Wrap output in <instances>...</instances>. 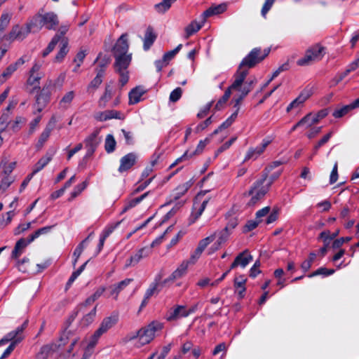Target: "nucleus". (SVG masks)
<instances>
[{"instance_id": "nucleus-5", "label": "nucleus", "mask_w": 359, "mask_h": 359, "mask_svg": "<svg viewBox=\"0 0 359 359\" xmlns=\"http://www.w3.org/2000/svg\"><path fill=\"white\" fill-rule=\"evenodd\" d=\"M118 315L115 313H112L110 316L104 318L97 330L93 334L91 343L95 344L102 334L106 333L118 323Z\"/></svg>"}, {"instance_id": "nucleus-60", "label": "nucleus", "mask_w": 359, "mask_h": 359, "mask_svg": "<svg viewBox=\"0 0 359 359\" xmlns=\"http://www.w3.org/2000/svg\"><path fill=\"white\" fill-rule=\"evenodd\" d=\"M237 139L236 137H231L229 141L226 142L224 144H223L220 147L217 149V150L215 152V156H218L220 153L223 152L224 151L229 149L231 145L236 141Z\"/></svg>"}, {"instance_id": "nucleus-35", "label": "nucleus", "mask_w": 359, "mask_h": 359, "mask_svg": "<svg viewBox=\"0 0 359 359\" xmlns=\"http://www.w3.org/2000/svg\"><path fill=\"white\" fill-rule=\"evenodd\" d=\"M60 46V48L55 57V62H62L69 52L68 39L67 38L62 39Z\"/></svg>"}, {"instance_id": "nucleus-30", "label": "nucleus", "mask_w": 359, "mask_h": 359, "mask_svg": "<svg viewBox=\"0 0 359 359\" xmlns=\"http://www.w3.org/2000/svg\"><path fill=\"white\" fill-rule=\"evenodd\" d=\"M145 90L141 87H136L131 90L129 93V104H135L138 103L141 97L144 94Z\"/></svg>"}, {"instance_id": "nucleus-37", "label": "nucleus", "mask_w": 359, "mask_h": 359, "mask_svg": "<svg viewBox=\"0 0 359 359\" xmlns=\"http://www.w3.org/2000/svg\"><path fill=\"white\" fill-rule=\"evenodd\" d=\"M43 76V74H35L29 72V76L27 80L26 84L34 87V90L37 88L40 89L39 83L40 80Z\"/></svg>"}, {"instance_id": "nucleus-4", "label": "nucleus", "mask_w": 359, "mask_h": 359, "mask_svg": "<svg viewBox=\"0 0 359 359\" xmlns=\"http://www.w3.org/2000/svg\"><path fill=\"white\" fill-rule=\"evenodd\" d=\"M163 328V324L157 321H153L147 327L140 329L136 334L131 337L130 339H139L141 345L150 343L155 337V333Z\"/></svg>"}, {"instance_id": "nucleus-47", "label": "nucleus", "mask_w": 359, "mask_h": 359, "mask_svg": "<svg viewBox=\"0 0 359 359\" xmlns=\"http://www.w3.org/2000/svg\"><path fill=\"white\" fill-rule=\"evenodd\" d=\"M17 70L15 67L11 64L9 66L6 67V69L1 74H0V81L1 83L5 82L8 78L11 76V75Z\"/></svg>"}, {"instance_id": "nucleus-20", "label": "nucleus", "mask_w": 359, "mask_h": 359, "mask_svg": "<svg viewBox=\"0 0 359 359\" xmlns=\"http://www.w3.org/2000/svg\"><path fill=\"white\" fill-rule=\"evenodd\" d=\"M27 33L31 32H38L43 27L41 13L39 12L37 14L34 15L29 21L26 24Z\"/></svg>"}, {"instance_id": "nucleus-38", "label": "nucleus", "mask_w": 359, "mask_h": 359, "mask_svg": "<svg viewBox=\"0 0 359 359\" xmlns=\"http://www.w3.org/2000/svg\"><path fill=\"white\" fill-rule=\"evenodd\" d=\"M52 160V155L46 154L44 156L41 157L38 162L34 165V168L32 170V175H35L39 171H41L45 166H46L48 163Z\"/></svg>"}, {"instance_id": "nucleus-50", "label": "nucleus", "mask_w": 359, "mask_h": 359, "mask_svg": "<svg viewBox=\"0 0 359 359\" xmlns=\"http://www.w3.org/2000/svg\"><path fill=\"white\" fill-rule=\"evenodd\" d=\"M311 54L312 53L307 50L306 51L305 55L297 61V65L307 66L309 65L313 61H315L313 58L311 57Z\"/></svg>"}, {"instance_id": "nucleus-9", "label": "nucleus", "mask_w": 359, "mask_h": 359, "mask_svg": "<svg viewBox=\"0 0 359 359\" xmlns=\"http://www.w3.org/2000/svg\"><path fill=\"white\" fill-rule=\"evenodd\" d=\"M151 248L144 247L137 251V252L130 256L126 261L125 264V268H128L132 266H135L140 262V261L145 257L149 256L151 253Z\"/></svg>"}, {"instance_id": "nucleus-13", "label": "nucleus", "mask_w": 359, "mask_h": 359, "mask_svg": "<svg viewBox=\"0 0 359 359\" xmlns=\"http://www.w3.org/2000/svg\"><path fill=\"white\" fill-rule=\"evenodd\" d=\"M94 118L98 121H106L112 118L118 120H123L125 118L124 114L116 110H106L104 111H99L96 113Z\"/></svg>"}, {"instance_id": "nucleus-42", "label": "nucleus", "mask_w": 359, "mask_h": 359, "mask_svg": "<svg viewBox=\"0 0 359 359\" xmlns=\"http://www.w3.org/2000/svg\"><path fill=\"white\" fill-rule=\"evenodd\" d=\"M116 142L114 137V136L111 134H109L106 136L104 141V149L107 153L110 154L114 151L116 149Z\"/></svg>"}, {"instance_id": "nucleus-57", "label": "nucleus", "mask_w": 359, "mask_h": 359, "mask_svg": "<svg viewBox=\"0 0 359 359\" xmlns=\"http://www.w3.org/2000/svg\"><path fill=\"white\" fill-rule=\"evenodd\" d=\"M182 45L180 44L174 50L165 53L163 57L164 59V61H166V62L168 63L170 60H171L175 56V55L180 51V50L182 48Z\"/></svg>"}, {"instance_id": "nucleus-41", "label": "nucleus", "mask_w": 359, "mask_h": 359, "mask_svg": "<svg viewBox=\"0 0 359 359\" xmlns=\"http://www.w3.org/2000/svg\"><path fill=\"white\" fill-rule=\"evenodd\" d=\"M150 192H151L150 191H147L139 197L129 200L126 203V204L123 210V212H126L128 210L136 206L138 203H140L141 201H142L150 194Z\"/></svg>"}, {"instance_id": "nucleus-26", "label": "nucleus", "mask_w": 359, "mask_h": 359, "mask_svg": "<svg viewBox=\"0 0 359 359\" xmlns=\"http://www.w3.org/2000/svg\"><path fill=\"white\" fill-rule=\"evenodd\" d=\"M29 33H27V27L25 30H23L22 27H20L18 25H16L13 27L11 31L8 34L7 36L8 40H22L24 39Z\"/></svg>"}, {"instance_id": "nucleus-61", "label": "nucleus", "mask_w": 359, "mask_h": 359, "mask_svg": "<svg viewBox=\"0 0 359 359\" xmlns=\"http://www.w3.org/2000/svg\"><path fill=\"white\" fill-rule=\"evenodd\" d=\"M85 248L86 247L84 246V242H81L74 250L73 253V256L74 257V260L73 263L74 265H75L76 263L77 262L79 257L81 256Z\"/></svg>"}, {"instance_id": "nucleus-23", "label": "nucleus", "mask_w": 359, "mask_h": 359, "mask_svg": "<svg viewBox=\"0 0 359 359\" xmlns=\"http://www.w3.org/2000/svg\"><path fill=\"white\" fill-rule=\"evenodd\" d=\"M247 279L245 278L244 276H240L235 278L233 286L235 287V292L238 294V299H241L244 298L246 287L245 286Z\"/></svg>"}, {"instance_id": "nucleus-59", "label": "nucleus", "mask_w": 359, "mask_h": 359, "mask_svg": "<svg viewBox=\"0 0 359 359\" xmlns=\"http://www.w3.org/2000/svg\"><path fill=\"white\" fill-rule=\"evenodd\" d=\"M352 238L347 236V237H341L340 238L336 239L333 241L332 248L333 249H338L344 243H348L350 241H351Z\"/></svg>"}, {"instance_id": "nucleus-17", "label": "nucleus", "mask_w": 359, "mask_h": 359, "mask_svg": "<svg viewBox=\"0 0 359 359\" xmlns=\"http://www.w3.org/2000/svg\"><path fill=\"white\" fill-rule=\"evenodd\" d=\"M128 44L127 41L126 36L123 34L121 36V37L118 39L116 41L114 49H113V53L114 56H119V55H128Z\"/></svg>"}, {"instance_id": "nucleus-40", "label": "nucleus", "mask_w": 359, "mask_h": 359, "mask_svg": "<svg viewBox=\"0 0 359 359\" xmlns=\"http://www.w3.org/2000/svg\"><path fill=\"white\" fill-rule=\"evenodd\" d=\"M60 346V344H57L55 343L46 344L41 348L39 354L42 355L43 358H46L49 353L57 351Z\"/></svg>"}, {"instance_id": "nucleus-64", "label": "nucleus", "mask_w": 359, "mask_h": 359, "mask_svg": "<svg viewBox=\"0 0 359 359\" xmlns=\"http://www.w3.org/2000/svg\"><path fill=\"white\" fill-rule=\"evenodd\" d=\"M261 222V220H249L244 226V232H248L255 229L258 224Z\"/></svg>"}, {"instance_id": "nucleus-10", "label": "nucleus", "mask_w": 359, "mask_h": 359, "mask_svg": "<svg viewBox=\"0 0 359 359\" xmlns=\"http://www.w3.org/2000/svg\"><path fill=\"white\" fill-rule=\"evenodd\" d=\"M244 80H245V79ZM256 83L257 80L255 78L248 79L246 81H243V83L239 88L240 90H236L237 91L241 92V95L237 98L234 99V107L240 104L243 98L252 90L254 85Z\"/></svg>"}, {"instance_id": "nucleus-33", "label": "nucleus", "mask_w": 359, "mask_h": 359, "mask_svg": "<svg viewBox=\"0 0 359 359\" xmlns=\"http://www.w3.org/2000/svg\"><path fill=\"white\" fill-rule=\"evenodd\" d=\"M113 89L110 85H107L105 87L104 93L98 100V106L100 108H105L107 102L112 98Z\"/></svg>"}, {"instance_id": "nucleus-62", "label": "nucleus", "mask_w": 359, "mask_h": 359, "mask_svg": "<svg viewBox=\"0 0 359 359\" xmlns=\"http://www.w3.org/2000/svg\"><path fill=\"white\" fill-rule=\"evenodd\" d=\"M11 16L8 13H4L0 18V31L4 32L6 27L9 24Z\"/></svg>"}, {"instance_id": "nucleus-16", "label": "nucleus", "mask_w": 359, "mask_h": 359, "mask_svg": "<svg viewBox=\"0 0 359 359\" xmlns=\"http://www.w3.org/2000/svg\"><path fill=\"white\" fill-rule=\"evenodd\" d=\"M43 27L48 29H55L59 24V20L56 14L53 12L41 14Z\"/></svg>"}, {"instance_id": "nucleus-63", "label": "nucleus", "mask_w": 359, "mask_h": 359, "mask_svg": "<svg viewBox=\"0 0 359 359\" xmlns=\"http://www.w3.org/2000/svg\"><path fill=\"white\" fill-rule=\"evenodd\" d=\"M32 222L20 224L13 231L15 235H19L31 227Z\"/></svg>"}, {"instance_id": "nucleus-54", "label": "nucleus", "mask_w": 359, "mask_h": 359, "mask_svg": "<svg viewBox=\"0 0 359 359\" xmlns=\"http://www.w3.org/2000/svg\"><path fill=\"white\" fill-rule=\"evenodd\" d=\"M351 110H352V108L351 107L350 104L345 105L340 109H335L332 114V116L334 118H339L348 114Z\"/></svg>"}, {"instance_id": "nucleus-15", "label": "nucleus", "mask_w": 359, "mask_h": 359, "mask_svg": "<svg viewBox=\"0 0 359 359\" xmlns=\"http://www.w3.org/2000/svg\"><path fill=\"white\" fill-rule=\"evenodd\" d=\"M137 156L135 153H129L120 160L119 172H123L130 169L136 163Z\"/></svg>"}, {"instance_id": "nucleus-44", "label": "nucleus", "mask_w": 359, "mask_h": 359, "mask_svg": "<svg viewBox=\"0 0 359 359\" xmlns=\"http://www.w3.org/2000/svg\"><path fill=\"white\" fill-rule=\"evenodd\" d=\"M332 134L333 133L332 131L329 132L327 134H326L325 135H324L317 143L313 147V154L312 156L310 157V158L311 159L313 156V155H316L318 152V150L319 149L320 147H321L322 146H323L324 144H325L331 138V137L332 136Z\"/></svg>"}, {"instance_id": "nucleus-1", "label": "nucleus", "mask_w": 359, "mask_h": 359, "mask_svg": "<svg viewBox=\"0 0 359 359\" xmlns=\"http://www.w3.org/2000/svg\"><path fill=\"white\" fill-rule=\"evenodd\" d=\"M270 51L269 48H265L263 51L260 48H255L243 59L234 74L235 79L233 83L225 90L223 96L215 104L216 110H220L224 107L231 96L232 90H240L241 85L248 74V69L262 62L268 56Z\"/></svg>"}, {"instance_id": "nucleus-3", "label": "nucleus", "mask_w": 359, "mask_h": 359, "mask_svg": "<svg viewBox=\"0 0 359 359\" xmlns=\"http://www.w3.org/2000/svg\"><path fill=\"white\" fill-rule=\"evenodd\" d=\"M269 171L264 170L260 179L257 180L251 187L248 192V195L251 196V198L248 203L249 206L256 205L261 199L264 198L265 194L269 191L267 186L264 185L266 180Z\"/></svg>"}, {"instance_id": "nucleus-52", "label": "nucleus", "mask_w": 359, "mask_h": 359, "mask_svg": "<svg viewBox=\"0 0 359 359\" xmlns=\"http://www.w3.org/2000/svg\"><path fill=\"white\" fill-rule=\"evenodd\" d=\"M230 232L228 231V226H226L224 229L218 232L217 241L218 245L224 243L227 241Z\"/></svg>"}, {"instance_id": "nucleus-55", "label": "nucleus", "mask_w": 359, "mask_h": 359, "mask_svg": "<svg viewBox=\"0 0 359 359\" xmlns=\"http://www.w3.org/2000/svg\"><path fill=\"white\" fill-rule=\"evenodd\" d=\"M210 142V140L208 138H205L203 140H201L199 143L198 144V146L196 149V150L190 154V157H192L194 155L199 154L202 153L205 147Z\"/></svg>"}, {"instance_id": "nucleus-28", "label": "nucleus", "mask_w": 359, "mask_h": 359, "mask_svg": "<svg viewBox=\"0 0 359 359\" xmlns=\"http://www.w3.org/2000/svg\"><path fill=\"white\" fill-rule=\"evenodd\" d=\"M225 10L226 6L222 4L210 7L208 9L205 10L201 15V18H203V22H205L207 18H209L214 15L222 13Z\"/></svg>"}, {"instance_id": "nucleus-34", "label": "nucleus", "mask_w": 359, "mask_h": 359, "mask_svg": "<svg viewBox=\"0 0 359 359\" xmlns=\"http://www.w3.org/2000/svg\"><path fill=\"white\" fill-rule=\"evenodd\" d=\"M29 243H28V238H27V240L24 238H20V240H18L15 243L14 249L12 252V258L18 259L22 253V251L25 248V247Z\"/></svg>"}, {"instance_id": "nucleus-7", "label": "nucleus", "mask_w": 359, "mask_h": 359, "mask_svg": "<svg viewBox=\"0 0 359 359\" xmlns=\"http://www.w3.org/2000/svg\"><path fill=\"white\" fill-rule=\"evenodd\" d=\"M98 132H94L88 135L84 140L86 154L84 158L91 157L95 153L100 140L97 138Z\"/></svg>"}, {"instance_id": "nucleus-51", "label": "nucleus", "mask_w": 359, "mask_h": 359, "mask_svg": "<svg viewBox=\"0 0 359 359\" xmlns=\"http://www.w3.org/2000/svg\"><path fill=\"white\" fill-rule=\"evenodd\" d=\"M311 53V57L314 60H320L321 58V53L323 50V47L316 44L308 49Z\"/></svg>"}, {"instance_id": "nucleus-14", "label": "nucleus", "mask_w": 359, "mask_h": 359, "mask_svg": "<svg viewBox=\"0 0 359 359\" xmlns=\"http://www.w3.org/2000/svg\"><path fill=\"white\" fill-rule=\"evenodd\" d=\"M271 142V140L266 138L262 140V144L255 148L251 147L248 149L246 153L244 161H248L250 159H257L265 150L266 147Z\"/></svg>"}, {"instance_id": "nucleus-58", "label": "nucleus", "mask_w": 359, "mask_h": 359, "mask_svg": "<svg viewBox=\"0 0 359 359\" xmlns=\"http://www.w3.org/2000/svg\"><path fill=\"white\" fill-rule=\"evenodd\" d=\"M182 95V90L181 88L178 87L173 90L170 95V101L172 102H175L178 101Z\"/></svg>"}, {"instance_id": "nucleus-2", "label": "nucleus", "mask_w": 359, "mask_h": 359, "mask_svg": "<svg viewBox=\"0 0 359 359\" xmlns=\"http://www.w3.org/2000/svg\"><path fill=\"white\" fill-rule=\"evenodd\" d=\"M28 321L25 320L20 326L18 327L15 330L6 334L1 339H0V346L6 344L11 341V344L4 351L0 359L7 358L14 350L16 345L24 339L23 331L27 327Z\"/></svg>"}, {"instance_id": "nucleus-29", "label": "nucleus", "mask_w": 359, "mask_h": 359, "mask_svg": "<svg viewBox=\"0 0 359 359\" xmlns=\"http://www.w3.org/2000/svg\"><path fill=\"white\" fill-rule=\"evenodd\" d=\"M194 180L191 179L188 182L179 185L175 190L173 194V198L175 200L179 199L183 195H184L187 191L191 188V187L194 184Z\"/></svg>"}, {"instance_id": "nucleus-25", "label": "nucleus", "mask_w": 359, "mask_h": 359, "mask_svg": "<svg viewBox=\"0 0 359 359\" xmlns=\"http://www.w3.org/2000/svg\"><path fill=\"white\" fill-rule=\"evenodd\" d=\"M133 281V278H126L121 282L110 286V295L113 296L114 299H118L119 293L123 290L130 283Z\"/></svg>"}, {"instance_id": "nucleus-32", "label": "nucleus", "mask_w": 359, "mask_h": 359, "mask_svg": "<svg viewBox=\"0 0 359 359\" xmlns=\"http://www.w3.org/2000/svg\"><path fill=\"white\" fill-rule=\"evenodd\" d=\"M252 256L249 253L248 250H245L243 252L238 254L235 260L237 261L238 266H240L242 268H245L251 261H252Z\"/></svg>"}, {"instance_id": "nucleus-6", "label": "nucleus", "mask_w": 359, "mask_h": 359, "mask_svg": "<svg viewBox=\"0 0 359 359\" xmlns=\"http://www.w3.org/2000/svg\"><path fill=\"white\" fill-rule=\"evenodd\" d=\"M52 86V80H48L36 98V109L39 112L46 107L50 99V88Z\"/></svg>"}, {"instance_id": "nucleus-19", "label": "nucleus", "mask_w": 359, "mask_h": 359, "mask_svg": "<svg viewBox=\"0 0 359 359\" xmlns=\"http://www.w3.org/2000/svg\"><path fill=\"white\" fill-rule=\"evenodd\" d=\"M328 111L327 109L320 110L316 114L309 113L303 118H307L306 121V127H311V126L318 123L321 119L327 116Z\"/></svg>"}, {"instance_id": "nucleus-18", "label": "nucleus", "mask_w": 359, "mask_h": 359, "mask_svg": "<svg viewBox=\"0 0 359 359\" xmlns=\"http://www.w3.org/2000/svg\"><path fill=\"white\" fill-rule=\"evenodd\" d=\"M358 67H359V57L351 62L344 72L338 73L336 74V76L332 80V85H337L346 76H347L349 73L355 70Z\"/></svg>"}, {"instance_id": "nucleus-48", "label": "nucleus", "mask_w": 359, "mask_h": 359, "mask_svg": "<svg viewBox=\"0 0 359 359\" xmlns=\"http://www.w3.org/2000/svg\"><path fill=\"white\" fill-rule=\"evenodd\" d=\"M334 273V270L332 269H328L325 267H320L316 271H313V273H310L308 277L312 278L316 276L323 275L325 276H328Z\"/></svg>"}, {"instance_id": "nucleus-36", "label": "nucleus", "mask_w": 359, "mask_h": 359, "mask_svg": "<svg viewBox=\"0 0 359 359\" xmlns=\"http://www.w3.org/2000/svg\"><path fill=\"white\" fill-rule=\"evenodd\" d=\"M54 226L55 225L46 226L37 229L28 236V243L33 242L35 239L38 238L41 236L49 233Z\"/></svg>"}, {"instance_id": "nucleus-21", "label": "nucleus", "mask_w": 359, "mask_h": 359, "mask_svg": "<svg viewBox=\"0 0 359 359\" xmlns=\"http://www.w3.org/2000/svg\"><path fill=\"white\" fill-rule=\"evenodd\" d=\"M183 317H187V309L184 306L177 305L168 312L166 319L174 321Z\"/></svg>"}, {"instance_id": "nucleus-46", "label": "nucleus", "mask_w": 359, "mask_h": 359, "mask_svg": "<svg viewBox=\"0 0 359 359\" xmlns=\"http://www.w3.org/2000/svg\"><path fill=\"white\" fill-rule=\"evenodd\" d=\"M96 316V307L93 309L90 312L86 314L81 320V324L83 326H88L91 324L95 318Z\"/></svg>"}, {"instance_id": "nucleus-39", "label": "nucleus", "mask_w": 359, "mask_h": 359, "mask_svg": "<svg viewBox=\"0 0 359 359\" xmlns=\"http://www.w3.org/2000/svg\"><path fill=\"white\" fill-rule=\"evenodd\" d=\"M205 22H203V19L201 22L196 21H192L189 25L185 27L186 38H189L193 35L203 27Z\"/></svg>"}, {"instance_id": "nucleus-27", "label": "nucleus", "mask_w": 359, "mask_h": 359, "mask_svg": "<svg viewBox=\"0 0 359 359\" xmlns=\"http://www.w3.org/2000/svg\"><path fill=\"white\" fill-rule=\"evenodd\" d=\"M156 39V34L154 33L151 27H148L146 29L143 48L144 50H148L154 43Z\"/></svg>"}, {"instance_id": "nucleus-24", "label": "nucleus", "mask_w": 359, "mask_h": 359, "mask_svg": "<svg viewBox=\"0 0 359 359\" xmlns=\"http://www.w3.org/2000/svg\"><path fill=\"white\" fill-rule=\"evenodd\" d=\"M114 67L116 71L127 70L130 62L131 55L115 56Z\"/></svg>"}, {"instance_id": "nucleus-31", "label": "nucleus", "mask_w": 359, "mask_h": 359, "mask_svg": "<svg viewBox=\"0 0 359 359\" xmlns=\"http://www.w3.org/2000/svg\"><path fill=\"white\" fill-rule=\"evenodd\" d=\"M75 97V93L73 90L66 93L59 102V109L62 110L67 109Z\"/></svg>"}, {"instance_id": "nucleus-12", "label": "nucleus", "mask_w": 359, "mask_h": 359, "mask_svg": "<svg viewBox=\"0 0 359 359\" xmlns=\"http://www.w3.org/2000/svg\"><path fill=\"white\" fill-rule=\"evenodd\" d=\"M57 122V119L55 115H53L50 118L48 123H47L45 129L41 133L36 147L38 148H41L43 144L48 140V137L50 135L52 130L55 128L56 123Z\"/></svg>"}, {"instance_id": "nucleus-43", "label": "nucleus", "mask_w": 359, "mask_h": 359, "mask_svg": "<svg viewBox=\"0 0 359 359\" xmlns=\"http://www.w3.org/2000/svg\"><path fill=\"white\" fill-rule=\"evenodd\" d=\"M177 0H162L161 2L155 5V9L158 13H163L167 11Z\"/></svg>"}, {"instance_id": "nucleus-53", "label": "nucleus", "mask_w": 359, "mask_h": 359, "mask_svg": "<svg viewBox=\"0 0 359 359\" xmlns=\"http://www.w3.org/2000/svg\"><path fill=\"white\" fill-rule=\"evenodd\" d=\"M88 182L87 180L83 182L82 183L76 185L74 191L71 193V198L69 200H72L79 196L88 186Z\"/></svg>"}, {"instance_id": "nucleus-49", "label": "nucleus", "mask_w": 359, "mask_h": 359, "mask_svg": "<svg viewBox=\"0 0 359 359\" xmlns=\"http://www.w3.org/2000/svg\"><path fill=\"white\" fill-rule=\"evenodd\" d=\"M216 233H215L214 234L210 236H208L202 240H201L198 243V247L196 248L199 249L201 251H204V250L205 249V248L210 244L212 242H213V241L216 238Z\"/></svg>"}, {"instance_id": "nucleus-11", "label": "nucleus", "mask_w": 359, "mask_h": 359, "mask_svg": "<svg viewBox=\"0 0 359 359\" xmlns=\"http://www.w3.org/2000/svg\"><path fill=\"white\" fill-rule=\"evenodd\" d=\"M163 284L164 283H163V282L160 283V278H155L154 281L150 284L149 288L145 292L144 299L140 305V309H142L147 305L149 299L152 296L158 294L161 290L159 287Z\"/></svg>"}, {"instance_id": "nucleus-45", "label": "nucleus", "mask_w": 359, "mask_h": 359, "mask_svg": "<svg viewBox=\"0 0 359 359\" xmlns=\"http://www.w3.org/2000/svg\"><path fill=\"white\" fill-rule=\"evenodd\" d=\"M86 55L87 50L86 49H81L80 51L77 53L75 58L74 59V62L76 63V67L73 70L74 72H76L77 69L81 67Z\"/></svg>"}, {"instance_id": "nucleus-56", "label": "nucleus", "mask_w": 359, "mask_h": 359, "mask_svg": "<svg viewBox=\"0 0 359 359\" xmlns=\"http://www.w3.org/2000/svg\"><path fill=\"white\" fill-rule=\"evenodd\" d=\"M25 119L21 116H17L13 122H9L11 128L14 131L17 132L20 129V124L25 123Z\"/></svg>"}, {"instance_id": "nucleus-8", "label": "nucleus", "mask_w": 359, "mask_h": 359, "mask_svg": "<svg viewBox=\"0 0 359 359\" xmlns=\"http://www.w3.org/2000/svg\"><path fill=\"white\" fill-rule=\"evenodd\" d=\"M312 90L311 88H304L297 98H295L290 104L287 107V112H290L294 109H300L304 103L311 96Z\"/></svg>"}, {"instance_id": "nucleus-22", "label": "nucleus", "mask_w": 359, "mask_h": 359, "mask_svg": "<svg viewBox=\"0 0 359 359\" xmlns=\"http://www.w3.org/2000/svg\"><path fill=\"white\" fill-rule=\"evenodd\" d=\"M208 201V199H205L201 204H197L196 202L194 203L193 212L189 219V224L194 223L201 217L205 210Z\"/></svg>"}]
</instances>
